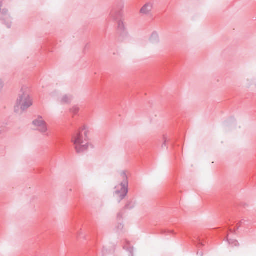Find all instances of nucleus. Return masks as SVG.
I'll use <instances>...</instances> for the list:
<instances>
[{
  "instance_id": "4",
  "label": "nucleus",
  "mask_w": 256,
  "mask_h": 256,
  "mask_svg": "<svg viewBox=\"0 0 256 256\" xmlns=\"http://www.w3.org/2000/svg\"><path fill=\"white\" fill-rule=\"evenodd\" d=\"M33 126L41 133H46L48 131V126L46 122L42 118H38L32 122Z\"/></svg>"
},
{
  "instance_id": "2",
  "label": "nucleus",
  "mask_w": 256,
  "mask_h": 256,
  "mask_svg": "<svg viewBox=\"0 0 256 256\" xmlns=\"http://www.w3.org/2000/svg\"><path fill=\"white\" fill-rule=\"evenodd\" d=\"M72 142L78 153L83 152L88 148V144L86 142L83 134L80 132H77L74 134Z\"/></svg>"
},
{
  "instance_id": "3",
  "label": "nucleus",
  "mask_w": 256,
  "mask_h": 256,
  "mask_svg": "<svg viewBox=\"0 0 256 256\" xmlns=\"http://www.w3.org/2000/svg\"><path fill=\"white\" fill-rule=\"evenodd\" d=\"M16 104L18 106L24 110L30 106L32 102L28 94L24 93L18 99Z\"/></svg>"
},
{
  "instance_id": "5",
  "label": "nucleus",
  "mask_w": 256,
  "mask_h": 256,
  "mask_svg": "<svg viewBox=\"0 0 256 256\" xmlns=\"http://www.w3.org/2000/svg\"><path fill=\"white\" fill-rule=\"evenodd\" d=\"M154 8L152 2L146 3L140 10V12L142 15H148L150 14Z\"/></svg>"
},
{
  "instance_id": "1",
  "label": "nucleus",
  "mask_w": 256,
  "mask_h": 256,
  "mask_svg": "<svg viewBox=\"0 0 256 256\" xmlns=\"http://www.w3.org/2000/svg\"><path fill=\"white\" fill-rule=\"evenodd\" d=\"M118 184L115 188L114 197L117 201L124 198L128 192L127 176L124 172H122L118 176Z\"/></svg>"
}]
</instances>
